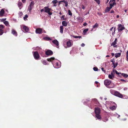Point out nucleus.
Returning <instances> with one entry per match:
<instances>
[{
	"label": "nucleus",
	"instance_id": "nucleus-1",
	"mask_svg": "<svg viewBox=\"0 0 128 128\" xmlns=\"http://www.w3.org/2000/svg\"><path fill=\"white\" fill-rule=\"evenodd\" d=\"M44 12H46L48 13L49 15H50L52 14V13L50 12V10H52L51 8H49L48 6H46L44 8Z\"/></svg>",
	"mask_w": 128,
	"mask_h": 128
},
{
	"label": "nucleus",
	"instance_id": "nucleus-2",
	"mask_svg": "<svg viewBox=\"0 0 128 128\" xmlns=\"http://www.w3.org/2000/svg\"><path fill=\"white\" fill-rule=\"evenodd\" d=\"M33 55L34 58L36 60H38L39 59L40 56L37 52H33Z\"/></svg>",
	"mask_w": 128,
	"mask_h": 128
},
{
	"label": "nucleus",
	"instance_id": "nucleus-3",
	"mask_svg": "<svg viewBox=\"0 0 128 128\" xmlns=\"http://www.w3.org/2000/svg\"><path fill=\"white\" fill-rule=\"evenodd\" d=\"M111 82V81L110 80H104V84L107 87L108 86H109V85H110Z\"/></svg>",
	"mask_w": 128,
	"mask_h": 128
},
{
	"label": "nucleus",
	"instance_id": "nucleus-4",
	"mask_svg": "<svg viewBox=\"0 0 128 128\" xmlns=\"http://www.w3.org/2000/svg\"><path fill=\"white\" fill-rule=\"evenodd\" d=\"M124 29V28L123 27L121 24H120L118 25V32H120Z\"/></svg>",
	"mask_w": 128,
	"mask_h": 128
},
{
	"label": "nucleus",
	"instance_id": "nucleus-5",
	"mask_svg": "<svg viewBox=\"0 0 128 128\" xmlns=\"http://www.w3.org/2000/svg\"><path fill=\"white\" fill-rule=\"evenodd\" d=\"M114 95L115 96L121 98H122L123 97V95L122 94L117 91H116L114 92Z\"/></svg>",
	"mask_w": 128,
	"mask_h": 128
},
{
	"label": "nucleus",
	"instance_id": "nucleus-6",
	"mask_svg": "<svg viewBox=\"0 0 128 128\" xmlns=\"http://www.w3.org/2000/svg\"><path fill=\"white\" fill-rule=\"evenodd\" d=\"M45 54L47 56L51 55L53 54V52L50 50H48L46 52Z\"/></svg>",
	"mask_w": 128,
	"mask_h": 128
},
{
	"label": "nucleus",
	"instance_id": "nucleus-7",
	"mask_svg": "<svg viewBox=\"0 0 128 128\" xmlns=\"http://www.w3.org/2000/svg\"><path fill=\"white\" fill-rule=\"evenodd\" d=\"M42 29L40 28H37L36 30V32L37 34H41L42 33Z\"/></svg>",
	"mask_w": 128,
	"mask_h": 128
},
{
	"label": "nucleus",
	"instance_id": "nucleus-8",
	"mask_svg": "<svg viewBox=\"0 0 128 128\" xmlns=\"http://www.w3.org/2000/svg\"><path fill=\"white\" fill-rule=\"evenodd\" d=\"M95 112L96 114H100V108H95Z\"/></svg>",
	"mask_w": 128,
	"mask_h": 128
},
{
	"label": "nucleus",
	"instance_id": "nucleus-9",
	"mask_svg": "<svg viewBox=\"0 0 128 128\" xmlns=\"http://www.w3.org/2000/svg\"><path fill=\"white\" fill-rule=\"evenodd\" d=\"M4 9H2L0 12V16H4Z\"/></svg>",
	"mask_w": 128,
	"mask_h": 128
},
{
	"label": "nucleus",
	"instance_id": "nucleus-10",
	"mask_svg": "<svg viewBox=\"0 0 128 128\" xmlns=\"http://www.w3.org/2000/svg\"><path fill=\"white\" fill-rule=\"evenodd\" d=\"M52 42L55 44H56L57 46H58L59 45L58 42L56 40H53L52 41Z\"/></svg>",
	"mask_w": 128,
	"mask_h": 128
},
{
	"label": "nucleus",
	"instance_id": "nucleus-11",
	"mask_svg": "<svg viewBox=\"0 0 128 128\" xmlns=\"http://www.w3.org/2000/svg\"><path fill=\"white\" fill-rule=\"evenodd\" d=\"M108 78L110 79H112L113 78H114V76L113 73L111 72V74H109L108 76Z\"/></svg>",
	"mask_w": 128,
	"mask_h": 128
},
{
	"label": "nucleus",
	"instance_id": "nucleus-12",
	"mask_svg": "<svg viewBox=\"0 0 128 128\" xmlns=\"http://www.w3.org/2000/svg\"><path fill=\"white\" fill-rule=\"evenodd\" d=\"M68 47H70L72 46V44L71 42L70 41H68L66 43Z\"/></svg>",
	"mask_w": 128,
	"mask_h": 128
},
{
	"label": "nucleus",
	"instance_id": "nucleus-13",
	"mask_svg": "<svg viewBox=\"0 0 128 128\" xmlns=\"http://www.w3.org/2000/svg\"><path fill=\"white\" fill-rule=\"evenodd\" d=\"M23 29L26 32H28L29 30V28L25 26H24L23 27Z\"/></svg>",
	"mask_w": 128,
	"mask_h": 128
},
{
	"label": "nucleus",
	"instance_id": "nucleus-14",
	"mask_svg": "<svg viewBox=\"0 0 128 128\" xmlns=\"http://www.w3.org/2000/svg\"><path fill=\"white\" fill-rule=\"evenodd\" d=\"M12 33L16 36L17 35V32L14 30H12Z\"/></svg>",
	"mask_w": 128,
	"mask_h": 128
},
{
	"label": "nucleus",
	"instance_id": "nucleus-15",
	"mask_svg": "<svg viewBox=\"0 0 128 128\" xmlns=\"http://www.w3.org/2000/svg\"><path fill=\"white\" fill-rule=\"evenodd\" d=\"M62 25L64 26H67V23L65 21H63L62 22Z\"/></svg>",
	"mask_w": 128,
	"mask_h": 128
},
{
	"label": "nucleus",
	"instance_id": "nucleus-16",
	"mask_svg": "<svg viewBox=\"0 0 128 128\" xmlns=\"http://www.w3.org/2000/svg\"><path fill=\"white\" fill-rule=\"evenodd\" d=\"M121 53H116L115 54V57L116 58H118V57H119L121 55Z\"/></svg>",
	"mask_w": 128,
	"mask_h": 128
},
{
	"label": "nucleus",
	"instance_id": "nucleus-17",
	"mask_svg": "<svg viewBox=\"0 0 128 128\" xmlns=\"http://www.w3.org/2000/svg\"><path fill=\"white\" fill-rule=\"evenodd\" d=\"M114 87V85L113 84H110V86H107V87L109 88H113Z\"/></svg>",
	"mask_w": 128,
	"mask_h": 128
},
{
	"label": "nucleus",
	"instance_id": "nucleus-18",
	"mask_svg": "<svg viewBox=\"0 0 128 128\" xmlns=\"http://www.w3.org/2000/svg\"><path fill=\"white\" fill-rule=\"evenodd\" d=\"M63 27L62 26H60V32L62 34L63 32Z\"/></svg>",
	"mask_w": 128,
	"mask_h": 128
},
{
	"label": "nucleus",
	"instance_id": "nucleus-19",
	"mask_svg": "<svg viewBox=\"0 0 128 128\" xmlns=\"http://www.w3.org/2000/svg\"><path fill=\"white\" fill-rule=\"evenodd\" d=\"M117 39L116 38L115 40L112 44L111 46H114L116 43Z\"/></svg>",
	"mask_w": 128,
	"mask_h": 128
},
{
	"label": "nucleus",
	"instance_id": "nucleus-20",
	"mask_svg": "<svg viewBox=\"0 0 128 128\" xmlns=\"http://www.w3.org/2000/svg\"><path fill=\"white\" fill-rule=\"evenodd\" d=\"M54 58H48L47 60L48 61L51 62L52 61L54 60Z\"/></svg>",
	"mask_w": 128,
	"mask_h": 128
},
{
	"label": "nucleus",
	"instance_id": "nucleus-21",
	"mask_svg": "<svg viewBox=\"0 0 128 128\" xmlns=\"http://www.w3.org/2000/svg\"><path fill=\"white\" fill-rule=\"evenodd\" d=\"M110 9L109 7H107L105 10V12H108L110 11Z\"/></svg>",
	"mask_w": 128,
	"mask_h": 128
},
{
	"label": "nucleus",
	"instance_id": "nucleus-22",
	"mask_svg": "<svg viewBox=\"0 0 128 128\" xmlns=\"http://www.w3.org/2000/svg\"><path fill=\"white\" fill-rule=\"evenodd\" d=\"M32 8H33L31 6H29L28 7V10L30 12L31 11Z\"/></svg>",
	"mask_w": 128,
	"mask_h": 128
},
{
	"label": "nucleus",
	"instance_id": "nucleus-23",
	"mask_svg": "<svg viewBox=\"0 0 128 128\" xmlns=\"http://www.w3.org/2000/svg\"><path fill=\"white\" fill-rule=\"evenodd\" d=\"M121 74L122 76H123L124 77L126 78L128 77V75L122 73Z\"/></svg>",
	"mask_w": 128,
	"mask_h": 128
},
{
	"label": "nucleus",
	"instance_id": "nucleus-24",
	"mask_svg": "<svg viewBox=\"0 0 128 128\" xmlns=\"http://www.w3.org/2000/svg\"><path fill=\"white\" fill-rule=\"evenodd\" d=\"M96 116L98 119H100L101 118V116L99 114H96Z\"/></svg>",
	"mask_w": 128,
	"mask_h": 128
},
{
	"label": "nucleus",
	"instance_id": "nucleus-25",
	"mask_svg": "<svg viewBox=\"0 0 128 128\" xmlns=\"http://www.w3.org/2000/svg\"><path fill=\"white\" fill-rule=\"evenodd\" d=\"M4 23L6 26H7L9 25V23L7 21L4 22Z\"/></svg>",
	"mask_w": 128,
	"mask_h": 128
},
{
	"label": "nucleus",
	"instance_id": "nucleus-26",
	"mask_svg": "<svg viewBox=\"0 0 128 128\" xmlns=\"http://www.w3.org/2000/svg\"><path fill=\"white\" fill-rule=\"evenodd\" d=\"M34 1H32L30 3V4L29 6H32V7H33L34 5Z\"/></svg>",
	"mask_w": 128,
	"mask_h": 128
},
{
	"label": "nucleus",
	"instance_id": "nucleus-27",
	"mask_svg": "<svg viewBox=\"0 0 128 128\" xmlns=\"http://www.w3.org/2000/svg\"><path fill=\"white\" fill-rule=\"evenodd\" d=\"M98 26V24L96 23V24L93 26V28H95Z\"/></svg>",
	"mask_w": 128,
	"mask_h": 128
},
{
	"label": "nucleus",
	"instance_id": "nucleus-28",
	"mask_svg": "<svg viewBox=\"0 0 128 128\" xmlns=\"http://www.w3.org/2000/svg\"><path fill=\"white\" fill-rule=\"evenodd\" d=\"M114 72H115L116 74L118 75L121 74L120 72H118L116 70H113Z\"/></svg>",
	"mask_w": 128,
	"mask_h": 128
},
{
	"label": "nucleus",
	"instance_id": "nucleus-29",
	"mask_svg": "<svg viewBox=\"0 0 128 128\" xmlns=\"http://www.w3.org/2000/svg\"><path fill=\"white\" fill-rule=\"evenodd\" d=\"M73 37L75 38H81L82 37L81 36H73Z\"/></svg>",
	"mask_w": 128,
	"mask_h": 128
},
{
	"label": "nucleus",
	"instance_id": "nucleus-30",
	"mask_svg": "<svg viewBox=\"0 0 128 128\" xmlns=\"http://www.w3.org/2000/svg\"><path fill=\"white\" fill-rule=\"evenodd\" d=\"M22 3L20 1H18V6L20 7L22 6Z\"/></svg>",
	"mask_w": 128,
	"mask_h": 128
},
{
	"label": "nucleus",
	"instance_id": "nucleus-31",
	"mask_svg": "<svg viewBox=\"0 0 128 128\" xmlns=\"http://www.w3.org/2000/svg\"><path fill=\"white\" fill-rule=\"evenodd\" d=\"M58 2L57 0H55L52 1V2L54 4H56Z\"/></svg>",
	"mask_w": 128,
	"mask_h": 128
},
{
	"label": "nucleus",
	"instance_id": "nucleus-32",
	"mask_svg": "<svg viewBox=\"0 0 128 128\" xmlns=\"http://www.w3.org/2000/svg\"><path fill=\"white\" fill-rule=\"evenodd\" d=\"M28 17V16L27 15H26L24 17V19L25 20H27V18Z\"/></svg>",
	"mask_w": 128,
	"mask_h": 128
},
{
	"label": "nucleus",
	"instance_id": "nucleus-33",
	"mask_svg": "<svg viewBox=\"0 0 128 128\" xmlns=\"http://www.w3.org/2000/svg\"><path fill=\"white\" fill-rule=\"evenodd\" d=\"M110 109L112 110H114L116 109V106H113L112 107L110 108Z\"/></svg>",
	"mask_w": 128,
	"mask_h": 128
},
{
	"label": "nucleus",
	"instance_id": "nucleus-34",
	"mask_svg": "<svg viewBox=\"0 0 128 128\" xmlns=\"http://www.w3.org/2000/svg\"><path fill=\"white\" fill-rule=\"evenodd\" d=\"M68 12L69 15L70 16H72V14L70 10H68Z\"/></svg>",
	"mask_w": 128,
	"mask_h": 128
},
{
	"label": "nucleus",
	"instance_id": "nucleus-35",
	"mask_svg": "<svg viewBox=\"0 0 128 128\" xmlns=\"http://www.w3.org/2000/svg\"><path fill=\"white\" fill-rule=\"evenodd\" d=\"M45 38L46 40H51L50 38L49 37H46Z\"/></svg>",
	"mask_w": 128,
	"mask_h": 128
},
{
	"label": "nucleus",
	"instance_id": "nucleus-36",
	"mask_svg": "<svg viewBox=\"0 0 128 128\" xmlns=\"http://www.w3.org/2000/svg\"><path fill=\"white\" fill-rule=\"evenodd\" d=\"M4 26L2 24L0 25V30H2V29L4 28Z\"/></svg>",
	"mask_w": 128,
	"mask_h": 128
},
{
	"label": "nucleus",
	"instance_id": "nucleus-37",
	"mask_svg": "<svg viewBox=\"0 0 128 128\" xmlns=\"http://www.w3.org/2000/svg\"><path fill=\"white\" fill-rule=\"evenodd\" d=\"M88 30V29H86L84 30L83 31V33H86Z\"/></svg>",
	"mask_w": 128,
	"mask_h": 128
},
{
	"label": "nucleus",
	"instance_id": "nucleus-38",
	"mask_svg": "<svg viewBox=\"0 0 128 128\" xmlns=\"http://www.w3.org/2000/svg\"><path fill=\"white\" fill-rule=\"evenodd\" d=\"M4 33L3 30H0V35H2Z\"/></svg>",
	"mask_w": 128,
	"mask_h": 128
},
{
	"label": "nucleus",
	"instance_id": "nucleus-39",
	"mask_svg": "<svg viewBox=\"0 0 128 128\" xmlns=\"http://www.w3.org/2000/svg\"><path fill=\"white\" fill-rule=\"evenodd\" d=\"M64 15L62 16L61 17V18L62 20H65L66 19V18H64Z\"/></svg>",
	"mask_w": 128,
	"mask_h": 128
},
{
	"label": "nucleus",
	"instance_id": "nucleus-40",
	"mask_svg": "<svg viewBox=\"0 0 128 128\" xmlns=\"http://www.w3.org/2000/svg\"><path fill=\"white\" fill-rule=\"evenodd\" d=\"M42 63L44 65H46V62L44 60L42 61Z\"/></svg>",
	"mask_w": 128,
	"mask_h": 128
},
{
	"label": "nucleus",
	"instance_id": "nucleus-41",
	"mask_svg": "<svg viewBox=\"0 0 128 128\" xmlns=\"http://www.w3.org/2000/svg\"><path fill=\"white\" fill-rule=\"evenodd\" d=\"M93 70L95 71H97L98 70V69L96 67H94L93 68Z\"/></svg>",
	"mask_w": 128,
	"mask_h": 128
},
{
	"label": "nucleus",
	"instance_id": "nucleus-42",
	"mask_svg": "<svg viewBox=\"0 0 128 128\" xmlns=\"http://www.w3.org/2000/svg\"><path fill=\"white\" fill-rule=\"evenodd\" d=\"M67 2H68L66 1V0H62V1H61L60 2H63L65 4Z\"/></svg>",
	"mask_w": 128,
	"mask_h": 128
},
{
	"label": "nucleus",
	"instance_id": "nucleus-43",
	"mask_svg": "<svg viewBox=\"0 0 128 128\" xmlns=\"http://www.w3.org/2000/svg\"><path fill=\"white\" fill-rule=\"evenodd\" d=\"M110 7H109L110 8V9H111L112 8V7L113 6L112 5V3H111L110 4Z\"/></svg>",
	"mask_w": 128,
	"mask_h": 128
},
{
	"label": "nucleus",
	"instance_id": "nucleus-44",
	"mask_svg": "<svg viewBox=\"0 0 128 128\" xmlns=\"http://www.w3.org/2000/svg\"><path fill=\"white\" fill-rule=\"evenodd\" d=\"M94 0L98 4H100V0Z\"/></svg>",
	"mask_w": 128,
	"mask_h": 128
},
{
	"label": "nucleus",
	"instance_id": "nucleus-45",
	"mask_svg": "<svg viewBox=\"0 0 128 128\" xmlns=\"http://www.w3.org/2000/svg\"><path fill=\"white\" fill-rule=\"evenodd\" d=\"M118 65V63H116L115 64H114V68H116Z\"/></svg>",
	"mask_w": 128,
	"mask_h": 128
},
{
	"label": "nucleus",
	"instance_id": "nucleus-46",
	"mask_svg": "<svg viewBox=\"0 0 128 128\" xmlns=\"http://www.w3.org/2000/svg\"><path fill=\"white\" fill-rule=\"evenodd\" d=\"M6 19V18H3L1 20V21L2 22H3L4 21H5Z\"/></svg>",
	"mask_w": 128,
	"mask_h": 128
},
{
	"label": "nucleus",
	"instance_id": "nucleus-47",
	"mask_svg": "<svg viewBox=\"0 0 128 128\" xmlns=\"http://www.w3.org/2000/svg\"><path fill=\"white\" fill-rule=\"evenodd\" d=\"M82 6V9H85V7H84V6L83 5H82V6Z\"/></svg>",
	"mask_w": 128,
	"mask_h": 128
},
{
	"label": "nucleus",
	"instance_id": "nucleus-48",
	"mask_svg": "<svg viewBox=\"0 0 128 128\" xmlns=\"http://www.w3.org/2000/svg\"><path fill=\"white\" fill-rule=\"evenodd\" d=\"M65 4V6H66V7H67L68 6V2H67Z\"/></svg>",
	"mask_w": 128,
	"mask_h": 128
},
{
	"label": "nucleus",
	"instance_id": "nucleus-49",
	"mask_svg": "<svg viewBox=\"0 0 128 128\" xmlns=\"http://www.w3.org/2000/svg\"><path fill=\"white\" fill-rule=\"evenodd\" d=\"M112 4V5H113V6L114 5H115L116 4V2H113Z\"/></svg>",
	"mask_w": 128,
	"mask_h": 128
},
{
	"label": "nucleus",
	"instance_id": "nucleus-50",
	"mask_svg": "<svg viewBox=\"0 0 128 128\" xmlns=\"http://www.w3.org/2000/svg\"><path fill=\"white\" fill-rule=\"evenodd\" d=\"M44 9H42L40 10V12H42L43 11H44Z\"/></svg>",
	"mask_w": 128,
	"mask_h": 128
},
{
	"label": "nucleus",
	"instance_id": "nucleus-51",
	"mask_svg": "<svg viewBox=\"0 0 128 128\" xmlns=\"http://www.w3.org/2000/svg\"><path fill=\"white\" fill-rule=\"evenodd\" d=\"M101 69L104 72V73H105L106 72H105V70H104V68H102Z\"/></svg>",
	"mask_w": 128,
	"mask_h": 128
},
{
	"label": "nucleus",
	"instance_id": "nucleus-52",
	"mask_svg": "<svg viewBox=\"0 0 128 128\" xmlns=\"http://www.w3.org/2000/svg\"><path fill=\"white\" fill-rule=\"evenodd\" d=\"M85 44L83 43H82L81 44V46H82V47H84V46H85Z\"/></svg>",
	"mask_w": 128,
	"mask_h": 128
},
{
	"label": "nucleus",
	"instance_id": "nucleus-53",
	"mask_svg": "<svg viewBox=\"0 0 128 128\" xmlns=\"http://www.w3.org/2000/svg\"><path fill=\"white\" fill-rule=\"evenodd\" d=\"M126 60H127V61H128V55H126Z\"/></svg>",
	"mask_w": 128,
	"mask_h": 128
},
{
	"label": "nucleus",
	"instance_id": "nucleus-54",
	"mask_svg": "<svg viewBox=\"0 0 128 128\" xmlns=\"http://www.w3.org/2000/svg\"><path fill=\"white\" fill-rule=\"evenodd\" d=\"M92 100L94 101L95 102H96L97 101V100L96 98H94Z\"/></svg>",
	"mask_w": 128,
	"mask_h": 128
},
{
	"label": "nucleus",
	"instance_id": "nucleus-55",
	"mask_svg": "<svg viewBox=\"0 0 128 128\" xmlns=\"http://www.w3.org/2000/svg\"><path fill=\"white\" fill-rule=\"evenodd\" d=\"M120 80L122 81V82H126V81L125 80L123 79H121Z\"/></svg>",
	"mask_w": 128,
	"mask_h": 128
},
{
	"label": "nucleus",
	"instance_id": "nucleus-56",
	"mask_svg": "<svg viewBox=\"0 0 128 128\" xmlns=\"http://www.w3.org/2000/svg\"><path fill=\"white\" fill-rule=\"evenodd\" d=\"M87 25V24L86 22L84 23V24H83V25L84 26H86V25Z\"/></svg>",
	"mask_w": 128,
	"mask_h": 128
},
{
	"label": "nucleus",
	"instance_id": "nucleus-57",
	"mask_svg": "<svg viewBox=\"0 0 128 128\" xmlns=\"http://www.w3.org/2000/svg\"><path fill=\"white\" fill-rule=\"evenodd\" d=\"M26 0H22V1L23 3H24L26 2Z\"/></svg>",
	"mask_w": 128,
	"mask_h": 128
},
{
	"label": "nucleus",
	"instance_id": "nucleus-58",
	"mask_svg": "<svg viewBox=\"0 0 128 128\" xmlns=\"http://www.w3.org/2000/svg\"><path fill=\"white\" fill-rule=\"evenodd\" d=\"M114 12V11L113 10H112L110 12V13H113Z\"/></svg>",
	"mask_w": 128,
	"mask_h": 128
},
{
	"label": "nucleus",
	"instance_id": "nucleus-59",
	"mask_svg": "<svg viewBox=\"0 0 128 128\" xmlns=\"http://www.w3.org/2000/svg\"><path fill=\"white\" fill-rule=\"evenodd\" d=\"M111 62H112V64L114 65L115 64L114 63V61H111Z\"/></svg>",
	"mask_w": 128,
	"mask_h": 128
},
{
	"label": "nucleus",
	"instance_id": "nucleus-60",
	"mask_svg": "<svg viewBox=\"0 0 128 128\" xmlns=\"http://www.w3.org/2000/svg\"><path fill=\"white\" fill-rule=\"evenodd\" d=\"M111 54L112 56H114V54L113 53H111Z\"/></svg>",
	"mask_w": 128,
	"mask_h": 128
},
{
	"label": "nucleus",
	"instance_id": "nucleus-61",
	"mask_svg": "<svg viewBox=\"0 0 128 128\" xmlns=\"http://www.w3.org/2000/svg\"><path fill=\"white\" fill-rule=\"evenodd\" d=\"M114 46V47H116V48L117 46V45H114V46Z\"/></svg>",
	"mask_w": 128,
	"mask_h": 128
},
{
	"label": "nucleus",
	"instance_id": "nucleus-62",
	"mask_svg": "<svg viewBox=\"0 0 128 128\" xmlns=\"http://www.w3.org/2000/svg\"><path fill=\"white\" fill-rule=\"evenodd\" d=\"M113 27H112V28H110V30L111 31V30H112L113 29Z\"/></svg>",
	"mask_w": 128,
	"mask_h": 128
},
{
	"label": "nucleus",
	"instance_id": "nucleus-63",
	"mask_svg": "<svg viewBox=\"0 0 128 128\" xmlns=\"http://www.w3.org/2000/svg\"><path fill=\"white\" fill-rule=\"evenodd\" d=\"M95 83L96 84H97L98 83V82L97 81H96Z\"/></svg>",
	"mask_w": 128,
	"mask_h": 128
},
{
	"label": "nucleus",
	"instance_id": "nucleus-64",
	"mask_svg": "<svg viewBox=\"0 0 128 128\" xmlns=\"http://www.w3.org/2000/svg\"><path fill=\"white\" fill-rule=\"evenodd\" d=\"M128 55V51H127L126 52V55Z\"/></svg>",
	"mask_w": 128,
	"mask_h": 128
}]
</instances>
